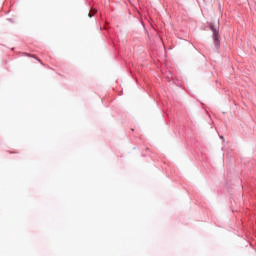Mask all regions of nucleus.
<instances>
[{"mask_svg": "<svg viewBox=\"0 0 256 256\" xmlns=\"http://www.w3.org/2000/svg\"><path fill=\"white\" fill-rule=\"evenodd\" d=\"M211 31L213 32V41L214 45L217 49H219V30L215 29V27L211 26Z\"/></svg>", "mask_w": 256, "mask_h": 256, "instance_id": "nucleus-1", "label": "nucleus"}, {"mask_svg": "<svg viewBox=\"0 0 256 256\" xmlns=\"http://www.w3.org/2000/svg\"><path fill=\"white\" fill-rule=\"evenodd\" d=\"M95 13H97V9H95V8H92L91 10H90V12L88 13V17H93L94 15H95Z\"/></svg>", "mask_w": 256, "mask_h": 256, "instance_id": "nucleus-2", "label": "nucleus"}, {"mask_svg": "<svg viewBox=\"0 0 256 256\" xmlns=\"http://www.w3.org/2000/svg\"><path fill=\"white\" fill-rule=\"evenodd\" d=\"M26 56H27V57H31V55H30V54H26Z\"/></svg>", "mask_w": 256, "mask_h": 256, "instance_id": "nucleus-3", "label": "nucleus"}, {"mask_svg": "<svg viewBox=\"0 0 256 256\" xmlns=\"http://www.w3.org/2000/svg\"><path fill=\"white\" fill-rule=\"evenodd\" d=\"M37 61H38L39 63H41V60H40V59H37Z\"/></svg>", "mask_w": 256, "mask_h": 256, "instance_id": "nucleus-4", "label": "nucleus"}, {"mask_svg": "<svg viewBox=\"0 0 256 256\" xmlns=\"http://www.w3.org/2000/svg\"><path fill=\"white\" fill-rule=\"evenodd\" d=\"M32 57H34V59H35V56H32Z\"/></svg>", "mask_w": 256, "mask_h": 256, "instance_id": "nucleus-5", "label": "nucleus"}, {"mask_svg": "<svg viewBox=\"0 0 256 256\" xmlns=\"http://www.w3.org/2000/svg\"><path fill=\"white\" fill-rule=\"evenodd\" d=\"M32 57H34V59H35V56H32Z\"/></svg>", "mask_w": 256, "mask_h": 256, "instance_id": "nucleus-6", "label": "nucleus"}]
</instances>
